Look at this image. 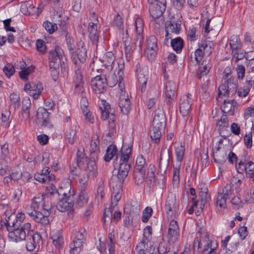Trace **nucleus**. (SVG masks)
Wrapping results in <instances>:
<instances>
[{
  "mask_svg": "<svg viewBox=\"0 0 254 254\" xmlns=\"http://www.w3.org/2000/svg\"><path fill=\"white\" fill-rule=\"evenodd\" d=\"M97 166L93 160L83 158L80 160V170L85 172L83 174V178L80 179V207L86 204L88 200V195L85 190L88 185L89 176L96 170Z\"/></svg>",
  "mask_w": 254,
  "mask_h": 254,
  "instance_id": "nucleus-1",
  "label": "nucleus"
},
{
  "mask_svg": "<svg viewBox=\"0 0 254 254\" xmlns=\"http://www.w3.org/2000/svg\"><path fill=\"white\" fill-rule=\"evenodd\" d=\"M31 229V224L24 223L20 229H13L10 227H7V231L9 232L8 238L15 242H18L25 240L28 236L29 229Z\"/></svg>",
  "mask_w": 254,
  "mask_h": 254,
  "instance_id": "nucleus-2",
  "label": "nucleus"
},
{
  "mask_svg": "<svg viewBox=\"0 0 254 254\" xmlns=\"http://www.w3.org/2000/svg\"><path fill=\"white\" fill-rule=\"evenodd\" d=\"M146 162L142 155L137 156L133 173V179L137 185L141 184L143 181V175L145 174Z\"/></svg>",
  "mask_w": 254,
  "mask_h": 254,
  "instance_id": "nucleus-3",
  "label": "nucleus"
},
{
  "mask_svg": "<svg viewBox=\"0 0 254 254\" xmlns=\"http://www.w3.org/2000/svg\"><path fill=\"white\" fill-rule=\"evenodd\" d=\"M171 150L167 147L166 145H163L161 148L158 171L163 174L165 173L169 164L170 156Z\"/></svg>",
  "mask_w": 254,
  "mask_h": 254,
  "instance_id": "nucleus-4",
  "label": "nucleus"
},
{
  "mask_svg": "<svg viewBox=\"0 0 254 254\" xmlns=\"http://www.w3.org/2000/svg\"><path fill=\"white\" fill-rule=\"evenodd\" d=\"M124 211L126 215V220L129 221L138 217L140 212V205L135 201H131L125 205Z\"/></svg>",
  "mask_w": 254,
  "mask_h": 254,
  "instance_id": "nucleus-5",
  "label": "nucleus"
},
{
  "mask_svg": "<svg viewBox=\"0 0 254 254\" xmlns=\"http://www.w3.org/2000/svg\"><path fill=\"white\" fill-rule=\"evenodd\" d=\"M182 21L175 16H172L170 20L167 21L165 25L166 33L172 35V34L178 35L181 30Z\"/></svg>",
  "mask_w": 254,
  "mask_h": 254,
  "instance_id": "nucleus-6",
  "label": "nucleus"
},
{
  "mask_svg": "<svg viewBox=\"0 0 254 254\" xmlns=\"http://www.w3.org/2000/svg\"><path fill=\"white\" fill-rule=\"evenodd\" d=\"M91 87L96 94L103 93L107 88L108 84L104 75H98L92 79Z\"/></svg>",
  "mask_w": 254,
  "mask_h": 254,
  "instance_id": "nucleus-7",
  "label": "nucleus"
},
{
  "mask_svg": "<svg viewBox=\"0 0 254 254\" xmlns=\"http://www.w3.org/2000/svg\"><path fill=\"white\" fill-rule=\"evenodd\" d=\"M50 113L46 108L40 107L37 111V118L38 122L41 124V126L47 127L49 128L53 127V125L51 123L50 117Z\"/></svg>",
  "mask_w": 254,
  "mask_h": 254,
  "instance_id": "nucleus-8",
  "label": "nucleus"
},
{
  "mask_svg": "<svg viewBox=\"0 0 254 254\" xmlns=\"http://www.w3.org/2000/svg\"><path fill=\"white\" fill-rule=\"evenodd\" d=\"M135 23L136 35L135 38L134 45L136 47H138L139 51H140L142 48V43L144 39V22L143 20L141 18L138 17L136 19Z\"/></svg>",
  "mask_w": 254,
  "mask_h": 254,
  "instance_id": "nucleus-9",
  "label": "nucleus"
},
{
  "mask_svg": "<svg viewBox=\"0 0 254 254\" xmlns=\"http://www.w3.org/2000/svg\"><path fill=\"white\" fill-rule=\"evenodd\" d=\"M89 91L87 82H85L80 74V108L81 110L89 108V103L87 99Z\"/></svg>",
  "mask_w": 254,
  "mask_h": 254,
  "instance_id": "nucleus-10",
  "label": "nucleus"
},
{
  "mask_svg": "<svg viewBox=\"0 0 254 254\" xmlns=\"http://www.w3.org/2000/svg\"><path fill=\"white\" fill-rule=\"evenodd\" d=\"M24 89L34 99H37L41 94L43 87L42 83L40 82H38L37 83L31 82L26 84Z\"/></svg>",
  "mask_w": 254,
  "mask_h": 254,
  "instance_id": "nucleus-11",
  "label": "nucleus"
},
{
  "mask_svg": "<svg viewBox=\"0 0 254 254\" xmlns=\"http://www.w3.org/2000/svg\"><path fill=\"white\" fill-rule=\"evenodd\" d=\"M90 152L92 156L90 158L85 156V154H80V160H83V158H87L89 160H93L96 163L95 157L97 158V155L99 152V141L98 136L96 134L93 135L92 137V139L90 142Z\"/></svg>",
  "mask_w": 254,
  "mask_h": 254,
  "instance_id": "nucleus-12",
  "label": "nucleus"
},
{
  "mask_svg": "<svg viewBox=\"0 0 254 254\" xmlns=\"http://www.w3.org/2000/svg\"><path fill=\"white\" fill-rule=\"evenodd\" d=\"M179 207L177 203L176 195L173 193L168 194L166 200L165 209L167 215L175 213Z\"/></svg>",
  "mask_w": 254,
  "mask_h": 254,
  "instance_id": "nucleus-13",
  "label": "nucleus"
},
{
  "mask_svg": "<svg viewBox=\"0 0 254 254\" xmlns=\"http://www.w3.org/2000/svg\"><path fill=\"white\" fill-rule=\"evenodd\" d=\"M191 94L188 93L187 95L183 96L180 100V112L183 116H187L191 108L192 100Z\"/></svg>",
  "mask_w": 254,
  "mask_h": 254,
  "instance_id": "nucleus-14",
  "label": "nucleus"
},
{
  "mask_svg": "<svg viewBox=\"0 0 254 254\" xmlns=\"http://www.w3.org/2000/svg\"><path fill=\"white\" fill-rule=\"evenodd\" d=\"M59 201L57 205V209L61 212H65L72 210L73 202L71 195L68 197H62L59 198Z\"/></svg>",
  "mask_w": 254,
  "mask_h": 254,
  "instance_id": "nucleus-15",
  "label": "nucleus"
},
{
  "mask_svg": "<svg viewBox=\"0 0 254 254\" xmlns=\"http://www.w3.org/2000/svg\"><path fill=\"white\" fill-rule=\"evenodd\" d=\"M130 165L127 162L120 161L119 167L118 168V172L117 174V178L118 183L123 184L125 179L128 175Z\"/></svg>",
  "mask_w": 254,
  "mask_h": 254,
  "instance_id": "nucleus-16",
  "label": "nucleus"
},
{
  "mask_svg": "<svg viewBox=\"0 0 254 254\" xmlns=\"http://www.w3.org/2000/svg\"><path fill=\"white\" fill-rule=\"evenodd\" d=\"M110 185L113 184V193L111 201V205L114 207L118 204L119 201L121 198V192L122 191V187L123 184L118 183L116 186L114 185V179L112 177L111 180Z\"/></svg>",
  "mask_w": 254,
  "mask_h": 254,
  "instance_id": "nucleus-17",
  "label": "nucleus"
},
{
  "mask_svg": "<svg viewBox=\"0 0 254 254\" xmlns=\"http://www.w3.org/2000/svg\"><path fill=\"white\" fill-rule=\"evenodd\" d=\"M98 17H95V22H89L88 27L89 37L93 43L97 42L100 35V31L98 30Z\"/></svg>",
  "mask_w": 254,
  "mask_h": 254,
  "instance_id": "nucleus-18",
  "label": "nucleus"
},
{
  "mask_svg": "<svg viewBox=\"0 0 254 254\" xmlns=\"http://www.w3.org/2000/svg\"><path fill=\"white\" fill-rule=\"evenodd\" d=\"M168 234L170 240L173 243L178 240L180 235V229L176 221L173 220L170 221Z\"/></svg>",
  "mask_w": 254,
  "mask_h": 254,
  "instance_id": "nucleus-19",
  "label": "nucleus"
},
{
  "mask_svg": "<svg viewBox=\"0 0 254 254\" xmlns=\"http://www.w3.org/2000/svg\"><path fill=\"white\" fill-rule=\"evenodd\" d=\"M53 243L58 249H62L64 244V240L61 230H53L50 233Z\"/></svg>",
  "mask_w": 254,
  "mask_h": 254,
  "instance_id": "nucleus-20",
  "label": "nucleus"
},
{
  "mask_svg": "<svg viewBox=\"0 0 254 254\" xmlns=\"http://www.w3.org/2000/svg\"><path fill=\"white\" fill-rule=\"evenodd\" d=\"M166 7L154 3L149 6V11L150 16L153 19H158L164 13Z\"/></svg>",
  "mask_w": 254,
  "mask_h": 254,
  "instance_id": "nucleus-21",
  "label": "nucleus"
},
{
  "mask_svg": "<svg viewBox=\"0 0 254 254\" xmlns=\"http://www.w3.org/2000/svg\"><path fill=\"white\" fill-rule=\"evenodd\" d=\"M237 105L238 103L235 100H225L220 107V109L225 114L231 113V114L233 115Z\"/></svg>",
  "mask_w": 254,
  "mask_h": 254,
  "instance_id": "nucleus-22",
  "label": "nucleus"
},
{
  "mask_svg": "<svg viewBox=\"0 0 254 254\" xmlns=\"http://www.w3.org/2000/svg\"><path fill=\"white\" fill-rule=\"evenodd\" d=\"M119 106L124 115H127L131 109V103L129 98L125 95H121L119 98Z\"/></svg>",
  "mask_w": 254,
  "mask_h": 254,
  "instance_id": "nucleus-23",
  "label": "nucleus"
},
{
  "mask_svg": "<svg viewBox=\"0 0 254 254\" xmlns=\"http://www.w3.org/2000/svg\"><path fill=\"white\" fill-rule=\"evenodd\" d=\"M64 54L63 50L60 47H56L55 50H51L49 52V61H52L55 63H57L59 64Z\"/></svg>",
  "mask_w": 254,
  "mask_h": 254,
  "instance_id": "nucleus-24",
  "label": "nucleus"
},
{
  "mask_svg": "<svg viewBox=\"0 0 254 254\" xmlns=\"http://www.w3.org/2000/svg\"><path fill=\"white\" fill-rule=\"evenodd\" d=\"M211 68V64L209 60H204L199 66L197 71V77L201 79L204 75H206Z\"/></svg>",
  "mask_w": 254,
  "mask_h": 254,
  "instance_id": "nucleus-25",
  "label": "nucleus"
},
{
  "mask_svg": "<svg viewBox=\"0 0 254 254\" xmlns=\"http://www.w3.org/2000/svg\"><path fill=\"white\" fill-rule=\"evenodd\" d=\"M100 109L101 110V119L102 120H106L110 115L112 110L110 104L105 100L100 101Z\"/></svg>",
  "mask_w": 254,
  "mask_h": 254,
  "instance_id": "nucleus-26",
  "label": "nucleus"
},
{
  "mask_svg": "<svg viewBox=\"0 0 254 254\" xmlns=\"http://www.w3.org/2000/svg\"><path fill=\"white\" fill-rule=\"evenodd\" d=\"M49 213L47 211H45V212L43 211V213H42L37 210V211H35L32 218L38 223H41L42 225H46L49 222Z\"/></svg>",
  "mask_w": 254,
  "mask_h": 254,
  "instance_id": "nucleus-27",
  "label": "nucleus"
},
{
  "mask_svg": "<svg viewBox=\"0 0 254 254\" xmlns=\"http://www.w3.org/2000/svg\"><path fill=\"white\" fill-rule=\"evenodd\" d=\"M114 156L116 157L115 159H117L118 158V150L115 144H111L108 147L104 159L106 162H109Z\"/></svg>",
  "mask_w": 254,
  "mask_h": 254,
  "instance_id": "nucleus-28",
  "label": "nucleus"
},
{
  "mask_svg": "<svg viewBox=\"0 0 254 254\" xmlns=\"http://www.w3.org/2000/svg\"><path fill=\"white\" fill-rule=\"evenodd\" d=\"M170 45L174 51L177 53H180L184 47V41L180 37L171 39Z\"/></svg>",
  "mask_w": 254,
  "mask_h": 254,
  "instance_id": "nucleus-29",
  "label": "nucleus"
},
{
  "mask_svg": "<svg viewBox=\"0 0 254 254\" xmlns=\"http://www.w3.org/2000/svg\"><path fill=\"white\" fill-rule=\"evenodd\" d=\"M198 47H201L203 50V53L207 56H209L212 52L213 49V43L210 41H206L205 39L202 40L198 44Z\"/></svg>",
  "mask_w": 254,
  "mask_h": 254,
  "instance_id": "nucleus-30",
  "label": "nucleus"
},
{
  "mask_svg": "<svg viewBox=\"0 0 254 254\" xmlns=\"http://www.w3.org/2000/svg\"><path fill=\"white\" fill-rule=\"evenodd\" d=\"M226 79L225 82L228 85L229 93H231L232 95L235 94L238 87L237 79L233 76Z\"/></svg>",
  "mask_w": 254,
  "mask_h": 254,
  "instance_id": "nucleus-31",
  "label": "nucleus"
},
{
  "mask_svg": "<svg viewBox=\"0 0 254 254\" xmlns=\"http://www.w3.org/2000/svg\"><path fill=\"white\" fill-rule=\"evenodd\" d=\"M199 198L200 200V208L202 209L205 203L210 199V196L208 194V189L207 188H201L199 192Z\"/></svg>",
  "mask_w": 254,
  "mask_h": 254,
  "instance_id": "nucleus-32",
  "label": "nucleus"
},
{
  "mask_svg": "<svg viewBox=\"0 0 254 254\" xmlns=\"http://www.w3.org/2000/svg\"><path fill=\"white\" fill-rule=\"evenodd\" d=\"M162 129L153 127L150 131V137L152 140L155 143H158L160 141L162 135Z\"/></svg>",
  "mask_w": 254,
  "mask_h": 254,
  "instance_id": "nucleus-33",
  "label": "nucleus"
},
{
  "mask_svg": "<svg viewBox=\"0 0 254 254\" xmlns=\"http://www.w3.org/2000/svg\"><path fill=\"white\" fill-rule=\"evenodd\" d=\"M148 248V244L144 239L142 240L136 246L134 254H146Z\"/></svg>",
  "mask_w": 254,
  "mask_h": 254,
  "instance_id": "nucleus-34",
  "label": "nucleus"
},
{
  "mask_svg": "<svg viewBox=\"0 0 254 254\" xmlns=\"http://www.w3.org/2000/svg\"><path fill=\"white\" fill-rule=\"evenodd\" d=\"M138 81L141 85V91L142 92L145 90L146 83L148 78V74H145L143 71H140L137 74Z\"/></svg>",
  "mask_w": 254,
  "mask_h": 254,
  "instance_id": "nucleus-35",
  "label": "nucleus"
},
{
  "mask_svg": "<svg viewBox=\"0 0 254 254\" xmlns=\"http://www.w3.org/2000/svg\"><path fill=\"white\" fill-rule=\"evenodd\" d=\"M115 57L112 52H106L102 58V62L106 66H111L114 63Z\"/></svg>",
  "mask_w": 254,
  "mask_h": 254,
  "instance_id": "nucleus-36",
  "label": "nucleus"
},
{
  "mask_svg": "<svg viewBox=\"0 0 254 254\" xmlns=\"http://www.w3.org/2000/svg\"><path fill=\"white\" fill-rule=\"evenodd\" d=\"M11 217H8V220H6L5 222H4L3 224H1L2 226H5L6 229L7 230V227H10L11 228H13V229H20L22 226V222L20 220H17L16 219L14 220L12 222H10Z\"/></svg>",
  "mask_w": 254,
  "mask_h": 254,
  "instance_id": "nucleus-37",
  "label": "nucleus"
},
{
  "mask_svg": "<svg viewBox=\"0 0 254 254\" xmlns=\"http://www.w3.org/2000/svg\"><path fill=\"white\" fill-rule=\"evenodd\" d=\"M27 238L29 241H32V242L36 245L42 242L41 235L37 232L34 233V231L31 230V229H29L28 232Z\"/></svg>",
  "mask_w": 254,
  "mask_h": 254,
  "instance_id": "nucleus-38",
  "label": "nucleus"
},
{
  "mask_svg": "<svg viewBox=\"0 0 254 254\" xmlns=\"http://www.w3.org/2000/svg\"><path fill=\"white\" fill-rule=\"evenodd\" d=\"M166 118L164 112L158 109L155 111L153 122L166 124Z\"/></svg>",
  "mask_w": 254,
  "mask_h": 254,
  "instance_id": "nucleus-39",
  "label": "nucleus"
},
{
  "mask_svg": "<svg viewBox=\"0 0 254 254\" xmlns=\"http://www.w3.org/2000/svg\"><path fill=\"white\" fill-rule=\"evenodd\" d=\"M176 86L174 82L168 81L166 85L165 94L167 97L175 96Z\"/></svg>",
  "mask_w": 254,
  "mask_h": 254,
  "instance_id": "nucleus-40",
  "label": "nucleus"
},
{
  "mask_svg": "<svg viewBox=\"0 0 254 254\" xmlns=\"http://www.w3.org/2000/svg\"><path fill=\"white\" fill-rule=\"evenodd\" d=\"M82 112L84 117L83 120L86 123L93 124L95 120L93 113L90 111L89 108L82 109Z\"/></svg>",
  "mask_w": 254,
  "mask_h": 254,
  "instance_id": "nucleus-41",
  "label": "nucleus"
},
{
  "mask_svg": "<svg viewBox=\"0 0 254 254\" xmlns=\"http://www.w3.org/2000/svg\"><path fill=\"white\" fill-rule=\"evenodd\" d=\"M251 83V81L250 80H247L244 86L239 88L237 90V93L238 95L240 97H244L248 95L250 90Z\"/></svg>",
  "mask_w": 254,
  "mask_h": 254,
  "instance_id": "nucleus-42",
  "label": "nucleus"
},
{
  "mask_svg": "<svg viewBox=\"0 0 254 254\" xmlns=\"http://www.w3.org/2000/svg\"><path fill=\"white\" fill-rule=\"evenodd\" d=\"M70 254H79V239L77 236L74 237L73 241L69 245Z\"/></svg>",
  "mask_w": 254,
  "mask_h": 254,
  "instance_id": "nucleus-43",
  "label": "nucleus"
},
{
  "mask_svg": "<svg viewBox=\"0 0 254 254\" xmlns=\"http://www.w3.org/2000/svg\"><path fill=\"white\" fill-rule=\"evenodd\" d=\"M74 127H71L65 132L66 138L70 144H73L76 139V131Z\"/></svg>",
  "mask_w": 254,
  "mask_h": 254,
  "instance_id": "nucleus-44",
  "label": "nucleus"
},
{
  "mask_svg": "<svg viewBox=\"0 0 254 254\" xmlns=\"http://www.w3.org/2000/svg\"><path fill=\"white\" fill-rule=\"evenodd\" d=\"M10 105L15 110L18 108L20 105V100L19 95L15 93H11L9 95Z\"/></svg>",
  "mask_w": 254,
  "mask_h": 254,
  "instance_id": "nucleus-45",
  "label": "nucleus"
},
{
  "mask_svg": "<svg viewBox=\"0 0 254 254\" xmlns=\"http://www.w3.org/2000/svg\"><path fill=\"white\" fill-rule=\"evenodd\" d=\"M155 170L154 166L150 165L147 173V182L150 184H153L155 182V176L154 171Z\"/></svg>",
  "mask_w": 254,
  "mask_h": 254,
  "instance_id": "nucleus-46",
  "label": "nucleus"
},
{
  "mask_svg": "<svg viewBox=\"0 0 254 254\" xmlns=\"http://www.w3.org/2000/svg\"><path fill=\"white\" fill-rule=\"evenodd\" d=\"M34 66H30L26 68H24L21 71H19V77L23 80L26 81L28 80L29 75L34 70Z\"/></svg>",
  "mask_w": 254,
  "mask_h": 254,
  "instance_id": "nucleus-47",
  "label": "nucleus"
},
{
  "mask_svg": "<svg viewBox=\"0 0 254 254\" xmlns=\"http://www.w3.org/2000/svg\"><path fill=\"white\" fill-rule=\"evenodd\" d=\"M232 55L233 56V59L235 60L236 62L244 59L245 57V53L243 52V50L241 47L233 50L232 51Z\"/></svg>",
  "mask_w": 254,
  "mask_h": 254,
  "instance_id": "nucleus-48",
  "label": "nucleus"
},
{
  "mask_svg": "<svg viewBox=\"0 0 254 254\" xmlns=\"http://www.w3.org/2000/svg\"><path fill=\"white\" fill-rule=\"evenodd\" d=\"M213 160L215 163L222 164L227 160V155L224 152H216V154L213 155Z\"/></svg>",
  "mask_w": 254,
  "mask_h": 254,
  "instance_id": "nucleus-49",
  "label": "nucleus"
},
{
  "mask_svg": "<svg viewBox=\"0 0 254 254\" xmlns=\"http://www.w3.org/2000/svg\"><path fill=\"white\" fill-rule=\"evenodd\" d=\"M229 126V122L227 116L226 115H223L220 119L216 123V126L219 128V129H223L226 128Z\"/></svg>",
  "mask_w": 254,
  "mask_h": 254,
  "instance_id": "nucleus-50",
  "label": "nucleus"
},
{
  "mask_svg": "<svg viewBox=\"0 0 254 254\" xmlns=\"http://www.w3.org/2000/svg\"><path fill=\"white\" fill-rule=\"evenodd\" d=\"M132 152V146H128L125 150L121 152L120 154V161L128 162V159Z\"/></svg>",
  "mask_w": 254,
  "mask_h": 254,
  "instance_id": "nucleus-51",
  "label": "nucleus"
},
{
  "mask_svg": "<svg viewBox=\"0 0 254 254\" xmlns=\"http://www.w3.org/2000/svg\"><path fill=\"white\" fill-rule=\"evenodd\" d=\"M57 193H58V190L54 184H50L47 186L46 189V198L48 199L52 196L56 195Z\"/></svg>",
  "mask_w": 254,
  "mask_h": 254,
  "instance_id": "nucleus-52",
  "label": "nucleus"
},
{
  "mask_svg": "<svg viewBox=\"0 0 254 254\" xmlns=\"http://www.w3.org/2000/svg\"><path fill=\"white\" fill-rule=\"evenodd\" d=\"M44 199H46V197L45 196L44 197L43 195L33 198L31 203L33 208L38 209L40 206H42Z\"/></svg>",
  "mask_w": 254,
  "mask_h": 254,
  "instance_id": "nucleus-53",
  "label": "nucleus"
},
{
  "mask_svg": "<svg viewBox=\"0 0 254 254\" xmlns=\"http://www.w3.org/2000/svg\"><path fill=\"white\" fill-rule=\"evenodd\" d=\"M185 151V146L182 144H181L180 146L176 148L175 153L177 157V160L178 162H181L183 160Z\"/></svg>",
  "mask_w": 254,
  "mask_h": 254,
  "instance_id": "nucleus-54",
  "label": "nucleus"
},
{
  "mask_svg": "<svg viewBox=\"0 0 254 254\" xmlns=\"http://www.w3.org/2000/svg\"><path fill=\"white\" fill-rule=\"evenodd\" d=\"M239 41L240 38L238 36L233 35L231 37L229 44L232 51L241 47Z\"/></svg>",
  "mask_w": 254,
  "mask_h": 254,
  "instance_id": "nucleus-55",
  "label": "nucleus"
},
{
  "mask_svg": "<svg viewBox=\"0 0 254 254\" xmlns=\"http://www.w3.org/2000/svg\"><path fill=\"white\" fill-rule=\"evenodd\" d=\"M153 210L151 207H147L144 209L141 217L142 221L144 223L147 222L149 218L152 216Z\"/></svg>",
  "mask_w": 254,
  "mask_h": 254,
  "instance_id": "nucleus-56",
  "label": "nucleus"
},
{
  "mask_svg": "<svg viewBox=\"0 0 254 254\" xmlns=\"http://www.w3.org/2000/svg\"><path fill=\"white\" fill-rule=\"evenodd\" d=\"M147 46L148 49H158L157 40L155 36L151 35L147 38L146 40Z\"/></svg>",
  "mask_w": 254,
  "mask_h": 254,
  "instance_id": "nucleus-57",
  "label": "nucleus"
},
{
  "mask_svg": "<svg viewBox=\"0 0 254 254\" xmlns=\"http://www.w3.org/2000/svg\"><path fill=\"white\" fill-rule=\"evenodd\" d=\"M152 233V228L150 226H147L143 230V237L142 240H145L147 243L150 241Z\"/></svg>",
  "mask_w": 254,
  "mask_h": 254,
  "instance_id": "nucleus-58",
  "label": "nucleus"
},
{
  "mask_svg": "<svg viewBox=\"0 0 254 254\" xmlns=\"http://www.w3.org/2000/svg\"><path fill=\"white\" fill-rule=\"evenodd\" d=\"M43 26L50 34H52L57 29V26L55 23H52L48 21L43 23Z\"/></svg>",
  "mask_w": 254,
  "mask_h": 254,
  "instance_id": "nucleus-59",
  "label": "nucleus"
},
{
  "mask_svg": "<svg viewBox=\"0 0 254 254\" xmlns=\"http://www.w3.org/2000/svg\"><path fill=\"white\" fill-rule=\"evenodd\" d=\"M212 241L208 242L207 245L204 246L203 250V254H216L215 250L216 247L212 248Z\"/></svg>",
  "mask_w": 254,
  "mask_h": 254,
  "instance_id": "nucleus-60",
  "label": "nucleus"
},
{
  "mask_svg": "<svg viewBox=\"0 0 254 254\" xmlns=\"http://www.w3.org/2000/svg\"><path fill=\"white\" fill-rule=\"evenodd\" d=\"M227 199V197L224 196L223 194H222L221 193H218L216 201L217 205L219 206L220 207L225 208L226 206Z\"/></svg>",
  "mask_w": 254,
  "mask_h": 254,
  "instance_id": "nucleus-61",
  "label": "nucleus"
},
{
  "mask_svg": "<svg viewBox=\"0 0 254 254\" xmlns=\"http://www.w3.org/2000/svg\"><path fill=\"white\" fill-rule=\"evenodd\" d=\"M8 169V162L5 159L0 160V175H4Z\"/></svg>",
  "mask_w": 254,
  "mask_h": 254,
  "instance_id": "nucleus-62",
  "label": "nucleus"
},
{
  "mask_svg": "<svg viewBox=\"0 0 254 254\" xmlns=\"http://www.w3.org/2000/svg\"><path fill=\"white\" fill-rule=\"evenodd\" d=\"M113 24L118 27L119 28L120 31L124 29L123 19L119 14H117L115 17Z\"/></svg>",
  "mask_w": 254,
  "mask_h": 254,
  "instance_id": "nucleus-63",
  "label": "nucleus"
},
{
  "mask_svg": "<svg viewBox=\"0 0 254 254\" xmlns=\"http://www.w3.org/2000/svg\"><path fill=\"white\" fill-rule=\"evenodd\" d=\"M22 195V190L21 189H15L12 193L11 200L15 202H17L19 201Z\"/></svg>",
  "mask_w": 254,
  "mask_h": 254,
  "instance_id": "nucleus-64",
  "label": "nucleus"
}]
</instances>
